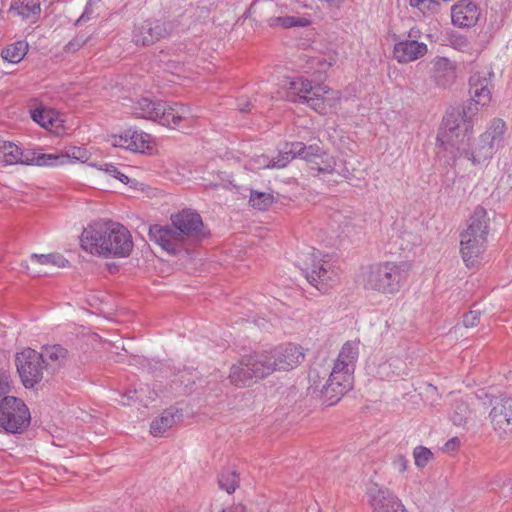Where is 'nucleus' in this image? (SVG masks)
I'll use <instances>...</instances> for the list:
<instances>
[{"instance_id": "obj_33", "label": "nucleus", "mask_w": 512, "mask_h": 512, "mask_svg": "<svg viewBox=\"0 0 512 512\" xmlns=\"http://www.w3.org/2000/svg\"><path fill=\"white\" fill-rule=\"evenodd\" d=\"M28 51V44L25 41H17L13 44L6 46L2 50V58L9 63L20 62Z\"/></svg>"}, {"instance_id": "obj_52", "label": "nucleus", "mask_w": 512, "mask_h": 512, "mask_svg": "<svg viewBox=\"0 0 512 512\" xmlns=\"http://www.w3.org/2000/svg\"><path fill=\"white\" fill-rule=\"evenodd\" d=\"M453 44L459 50H465L469 46V43L465 37L456 38Z\"/></svg>"}, {"instance_id": "obj_27", "label": "nucleus", "mask_w": 512, "mask_h": 512, "mask_svg": "<svg viewBox=\"0 0 512 512\" xmlns=\"http://www.w3.org/2000/svg\"><path fill=\"white\" fill-rule=\"evenodd\" d=\"M324 93H327V90H325L324 87H314L310 94L299 95L298 102L307 104L310 108H312L319 114H325L327 112V105L323 97Z\"/></svg>"}, {"instance_id": "obj_37", "label": "nucleus", "mask_w": 512, "mask_h": 512, "mask_svg": "<svg viewBox=\"0 0 512 512\" xmlns=\"http://www.w3.org/2000/svg\"><path fill=\"white\" fill-rule=\"evenodd\" d=\"M409 4L425 17L434 16L441 10V2L438 0H409Z\"/></svg>"}, {"instance_id": "obj_7", "label": "nucleus", "mask_w": 512, "mask_h": 512, "mask_svg": "<svg viewBox=\"0 0 512 512\" xmlns=\"http://www.w3.org/2000/svg\"><path fill=\"white\" fill-rule=\"evenodd\" d=\"M321 256V252L313 248L304 261L302 271L311 285L321 293H326L338 281V274Z\"/></svg>"}, {"instance_id": "obj_32", "label": "nucleus", "mask_w": 512, "mask_h": 512, "mask_svg": "<svg viewBox=\"0 0 512 512\" xmlns=\"http://www.w3.org/2000/svg\"><path fill=\"white\" fill-rule=\"evenodd\" d=\"M21 160V149L13 142L0 139V162L5 165L18 164Z\"/></svg>"}, {"instance_id": "obj_36", "label": "nucleus", "mask_w": 512, "mask_h": 512, "mask_svg": "<svg viewBox=\"0 0 512 512\" xmlns=\"http://www.w3.org/2000/svg\"><path fill=\"white\" fill-rule=\"evenodd\" d=\"M323 401L327 406L336 404L347 391H339L334 382L327 380L320 389Z\"/></svg>"}, {"instance_id": "obj_13", "label": "nucleus", "mask_w": 512, "mask_h": 512, "mask_svg": "<svg viewBox=\"0 0 512 512\" xmlns=\"http://www.w3.org/2000/svg\"><path fill=\"white\" fill-rule=\"evenodd\" d=\"M489 416L493 429L500 437L512 434V398H501L495 403Z\"/></svg>"}, {"instance_id": "obj_16", "label": "nucleus", "mask_w": 512, "mask_h": 512, "mask_svg": "<svg viewBox=\"0 0 512 512\" xmlns=\"http://www.w3.org/2000/svg\"><path fill=\"white\" fill-rule=\"evenodd\" d=\"M427 50L425 43L406 39L395 43L393 56L399 63H409L423 57Z\"/></svg>"}, {"instance_id": "obj_64", "label": "nucleus", "mask_w": 512, "mask_h": 512, "mask_svg": "<svg viewBox=\"0 0 512 512\" xmlns=\"http://www.w3.org/2000/svg\"><path fill=\"white\" fill-rule=\"evenodd\" d=\"M128 399H133V396L127 394Z\"/></svg>"}, {"instance_id": "obj_17", "label": "nucleus", "mask_w": 512, "mask_h": 512, "mask_svg": "<svg viewBox=\"0 0 512 512\" xmlns=\"http://www.w3.org/2000/svg\"><path fill=\"white\" fill-rule=\"evenodd\" d=\"M432 79L437 86L447 88L456 79V66L446 57H436L432 61Z\"/></svg>"}, {"instance_id": "obj_26", "label": "nucleus", "mask_w": 512, "mask_h": 512, "mask_svg": "<svg viewBox=\"0 0 512 512\" xmlns=\"http://www.w3.org/2000/svg\"><path fill=\"white\" fill-rule=\"evenodd\" d=\"M88 160V152L85 148L70 147L64 153H52L53 167L61 166L74 161L85 162Z\"/></svg>"}, {"instance_id": "obj_42", "label": "nucleus", "mask_w": 512, "mask_h": 512, "mask_svg": "<svg viewBox=\"0 0 512 512\" xmlns=\"http://www.w3.org/2000/svg\"><path fill=\"white\" fill-rule=\"evenodd\" d=\"M413 457L415 465L422 469L433 459L434 455L430 449L424 446H417L414 448Z\"/></svg>"}, {"instance_id": "obj_6", "label": "nucleus", "mask_w": 512, "mask_h": 512, "mask_svg": "<svg viewBox=\"0 0 512 512\" xmlns=\"http://www.w3.org/2000/svg\"><path fill=\"white\" fill-rule=\"evenodd\" d=\"M31 415L20 398L5 396L0 400V427L11 434L23 433L30 425Z\"/></svg>"}, {"instance_id": "obj_8", "label": "nucleus", "mask_w": 512, "mask_h": 512, "mask_svg": "<svg viewBox=\"0 0 512 512\" xmlns=\"http://www.w3.org/2000/svg\"><path fill=\"white\" fill-rule=\"evenodd\" d=\"M15 364L25 388H34L44 378V358L32 348H25L15 355Z\"/></svg>"}, {"instance_id": "obj_30", "label": "nucleus", "mask_w": 512, "mask_h": 512, "mask_svg": "<svg viewBox=\"0 0 512 512\" xmlns=\"http://www.w3.org/2000/svg\"><path fill=\"white\" fill-rule=\"evenodd\" d=\"M124 141L127 142L126 149L133 152H143L146 148H149L150 135L137 130L128 129Z\"/></svg>"}, {"instance_id": "obj_50", "label": "nucleus", "mask_w": 512, "mask_h": 512, "mask_svg": "<svg viewBox=\"0 0 512 512\" xmlns=\"http://www.w3.org/2000/svg\"><path fill=\"white\" fill-rule=\"evenodd\" d=\"M100 0H88L87 5L85 7L84 12L82 15L76 20L75 25H79L82 22L88 21L91 18V15L93 13L92 6L95 3H98Z\"/></svg>"}, {"instance_id": "obj_51", "label": "nucleus", "mask_w": 512, "mask_h": 512, "mask_svg": "<svg viewBox=\"0 0 512 512\" xmlns=\"http://www.w3.org/2000/svg\"><path fill=\"white\" fill-rule=\"evenodd\" d=\"M392 464L395 470H397L400 473H403L407 469L408 460L405 458L404 455L398 454L394 457Z\"/></svg>"}, {"instance_id": "obj_58", "label": "nucleus", "mask_w": 512, "mask_h": 512, "mask_svg": "<svg viewBox=\"0 0 512 512\" xmlns=\"http://www.w3.org/2000/svg\"><path fill=\"white\" fill-rule=\"evenodd\" d=\"M318 376H319V373L315 369H312L309 372V380L313 381L314 384H316L315 378L318 377Z\"/></svg>"}, {"instance_id": "obj_59", "label": "nucleus", "mask_w": 512, "mask_h": 512, "mask_svg": "<svg viewBox=\"0 0 512 512\" xmlns=\"http://www.w3.org/2000/svg\"><path fill=\"white\" fill-rule=\"evenodd\" d=\"M480 146H490V141L488 140H484L483 139V134L480 136V139H479V142L477 144V146L475 148H479Z\"/></svg>"}, {"instance_id": "obj_18", "label": "nucleus", "mask_w": 512, "mask_h": 512, "mask_svg": "<svg viewBox=\"0 0 512 512\" xmlns=\"http://www.w3.org/2000/svg\"><path fill=\"white\" fill-rule=\"evenodd\" d=\"M485 243L469 233H461L460 252L467 267H472L479 261Z\"/></svg>"}, {"instance_id": "obj_38", "label": "nucleus", "mask_w": 512, "mask_h": 512, "mask_svg": "<svg viewBox=\"0 0 512 512\" xmlns=\"http://www.w3.org/2000/svg\"><path fill=\"white\" fill-rule=\"evenodd\" d=\"M289 87L291 90L290 100L293 102H298L299 95H307L312 92L314 88L311 82L307 79L296 78L289 81Z\"/></svg>"}, {"instance_id": "obj_40", "label": "nucleus", "mask_w": 512, "mask_h": 512, "mask_svg": "<svg viewBox=\"0 0 512 512\" xmlns=\"http://www.w3.org/2000/svg\"><path fill=\"white\" fill-rule=\"evenodd\" d=\"M31 260L36 261L41 265H53L58 268H64L69 264V261L64 258V256L60 253H51V254H32Z\"/></svg>"}, {"instance_id": "obj_23", "label": "nucleus", "mask_w": 512, "mask_h": 512, "mask_svg": "<svg viewBox=\"0 0 512 512\" xmlns=\"http://www.w3.org/2000/svg\"><path fill=\"white\" fill-rule=\"evenodd\" d=\"M182 414L178 409L169 408L165 410L160 417L155 418L150 425V432L154 436H163L165 432L176 424Z\"/></svg>"}, {"instance_id": "obj_28", "label": "nucleus", "mask_w": 512, "mask_h": 512, "mask_svg": "<svg viewBox=\"0 0 512 512\" xmlns=\"http://www.w3.org/2000/svg\"><path fill=\"white\" fill-rule=\"evenodd\" d=\"M18 164L53 167L52 153H41L40 149L21 150V160Z\"/></svg>"}, {"instance_id": "obj_56", "label": "nucleus", "mask_w": 512, "mask_h": 512, "mask_svg": "<svg viewBox=\"0 0 512 512\" xmlns=\"http://www.w3.org/2000/svg\"><path fill=\"white\" fill-rule=\"evenodd\" d=\"M459 444V440L457 437L450 439L446 444V450H453Z\"/></svg>"}, {"instance_id": "obj_14", "label": "nucleus", "mask_w": 512, "mask_h": 512, "mask_svg": "<svg viewBox=\"0 0 512 512\" xmlns=\"http://www.w3.org/2000/svg\"><path fill=\"white\" fill-rule=\"evenodd\" d=\"M373 512H406L400 500L389 490L373 484L368 491Z\"/></svg>"}, {"instance_id": "obj_61", "label": "nucleus", "mask_w": 512, "mask_h": 512, "mask_svg": "<svg viewBox=\"0 0 512 512\" xmlns=\"http://www.w3.org/2000/svg\"><path fill=\"white\" fill-rule=\"evenodd\" d=\"M262 158H263V160H260V161H259V163H260L261 165H263V166H264L265 164H268V163H269V161H270V160H268V159H266V158H264V157H262Z\"/></svg>"}, {"instance_id": "obj_45", "label": "nucleus", "mask_w": 512, "mask_h": 512, "mask_svg": "<svg viewBox=\"0 0 512 512\" xmlns=\"http://www.w3.org/2000/svg\"><path fill=\"white\" fill-rule=\"evenodd\" d=\"M286 150L287 149H286V143H285L284 146L282 147V149L280 150L278 157L269 161V163L265 164L264 167H267V168H284V167H286V165L292 159L296 158V155L286 154L285 153Z\"/></svg>"}, {"instance_id": "obj_9", "label": "nucleus", "mask_w": 512, "mask_h": 512, "mask_svg": "<svg viewBox=\"0 0 512 512\" xmlns=\"http://www.w3.org/2000/svg\"><path fill=\"white\" fill-rule=\"evenodd\" d=\"M471 135L472 130L466 131L463 127L450 129L443 124L437 141L452 157L465 156L473 159L472 153L476 151V148L472 147Z\"/></svg>"}, {"instance_id": "obj_43", "label": "nucleus", "mask_w": 512, "mask_h": 512, "mask_svg": "<svg viewBox=\"0 0 512 512\" xmlns=\"http://www.w3.org/2000/svg\"><path fill=\"white\" fill-rule=\"evenodd\" d=\"M336 161L326 152L324 158H319L310 168L319 173H333L335 171Z\"/></svg>"}, {"instance_id": "obj_54", "label": "nucleus", "mask_w": 512, "mask_h": 512, "mask_svg": "<svg viewBox=\"0 0 512 512\" xmlns=\"http://www.w3.org/2000/svg\"><path fill=\"white\" fill-rule=\"evenodd\" d=\"M124 138H126V132L123 135H120L119 137H115L113 146L126 148L127 142L124 141Z\"/></svg>"}, {"instance_id": "obj_49", "label": "nucleus", "mask_w": 512, "mask_h": 512, "mask_svg": "<svg viewBox=\"0 0 512 512\" xmlns=\"http://www.w3.org/2000/svg\"><path fill=\"white\" fill-rule=\"evenodd\" d=\"M480 311L471 310L464 314L463 316V325L467 328L474 327L479 323L480 320Z\"/></svg>"}, {"instance_id": "obj_1", "label": "nucleus", "mask_w": 512, "mask_h": 512, "mask_svg": "<svg viewBox=\"0 0 512 512\" xmlns=\"http://www.w3.org/2000/svg\"><path fill=\"white\" fill-rule=\"evenodd\" d=\"M81 247L103 257H128L133 250L132 236L127 228L113 221H95L84 228Z\"/></svg>"}, {"instance_id": "obj_15", "label": "nucleus", "mask_w": 512, "mask_h": 512, "mask_svg": "<svg viewBox=\"0 0 512 512\" xmlns=\"http://www.w3.org/2000/svg\"><path fill=\"white\" fill-rule=\"evenodd\" d=\"M506 125L505 122L501 119H494L488 128V130L483 133V139L486 141H490V146H480L476 148V151L473 152V161L480 162L481 159H487L492 157L494 148L498 145L505 132Z\"/></svg>"}, {"instance_id": "obj_11", "label": "nucleus", "mask_w": 512, "mask_h": 512, "mask_svg": "<svg viewBox=\"0 0 512 512\" xmlns=\"http://www.w3.org/2000/svg\"><path fill=\"white\" fill-rule=\"evenodd\" d=\"M258 357L259 353H255L243 358L239 364L232 365L229 374L230 382L237 387H245L249 386L253 379L265 378L266 376L258 375V370H256V368H260L256 364V360H259Z\"/></svg>"}, {"instance_id": "obj_3", "label": "nucleus", "mask_w": 512, "mask_h": 512, "mask_svg": "<svg viewBox=\"0 0 512 512\" xmlns=\"http://www.w3.org/2000/svg\"><path fill=\"white\" fill-rule=\"evenodd\" d=\"M470 94L473 98L462 107H452L443 117V124L450 129L465 128L472 130V120L478 114L479 105H486L490 101L488 80L485 76L474 74L469 79Z\"/></svg>"}, {"instance_id": "obj_29", "label": "nucleus", "mask_w": 512, "mask_h": 512, "mask_svg": "<svg viewBox=\"0 0 512 512\" xmlns=\"http://www.w3.org/2000/svg\"><path fill=\"white\" fill-rule=\"evenodd\" d=\"M162 101H153L149 98L139 99L133 106L134 113L141 118L153 120L157 119L158 112L161 110Z\"/></svg>"}, {"instance_id": "obj_48", "label": "nucleus", "mask_w": 512, "mask_h": 512, "mask_svg": "<svg viewBox=\"0 0 512 512\" xmlns=\"http://www.w3.org/2000/svg\"><path fill=\"white\" fill-rule=\"evenodd\" d=\"M11 391L10 374L4 370H0V397L8 396Z\"/></svg>"}, {"instance_id": "obj_19", "label": "nucleus", "mask_w": 512, "mask_h": 512, "mask_svg": "<svg viewBox=\"0 0 512 512\" xmlns=\"http://www.w3.org/2000/svg\"><path fill=\"white\" fill-rule=\"evenodd\" d=\"M286 154L296 155V157L314 164L319 158L326 156V151L318 144L305 145L302 142L286 143Z\"/></svg>"}, {"instance_id": "obj_31", "label": "nucleus", "mask_w": 512, "mask_h": 512, "mask_svg": "<svg viewBox=\"0 0 512 512\" xmlns=\"http://www.w3.org/2000/svg\"><path fill=\"white\" fill-rule=\"evenodd\" d=\"M359 356V341H348L340 350L336 363H343V367L354 368Z\"/></svg>"}, {"instance_id": "obj_46", "label": "nucleus", "mask_w": 512, "mask_h": 512, "mask_svg": "<svg viewBox=\"0 0 512 512\" xmlns=\"http://www.w3.org/2000/svg\"><path fill=\"white\" fill-rule=\"evenodd\" d=\"M89 36L84 34L76 35L72 40H70L64 47L65 52H76L78 51L87 41L89 40Z\"/></svg>"}, {"instance_id": "obj_10", "label": "nucleus", "mask_w": 512, "mask_h": 512, "mask_svg": "<svg viewBox=\"0 0 512 512\" xmlns=\"http://www.w3.org/2000/svg\"><path fill=\"white\" fill-rule=\"evenodd\" d=\"M174 30L171 21L165 19H149L136 24L132 34V41L136 45L149 46L160 39L168 37Z\"/></svg>"}, {"instance_id": "obj_55", "label": "nucleus", "mask_w": 512, "mask_h": 512, "mask_svg": "<svg viewBox=\"0 0 512 512\" xmlns=\"http://www.w3.org/2000/svg\"><path fill=\"white\" fill-rule=\"evenodd\" d=\"M222 512H246V509L242 504H236L224 509Z\"/></svg>"}, {"instance_id": "obj_24", "label": "nucleus", "mask_w": 512, "mask_h": 512, "mask_svg": "<svg viewBox=\"0 0 512 512\" xmlns=\"http://www.w3.org/2000/svg\"><path fill=\"white\" fill-rule=\"evenodd\" d=\"M30 114L31 118L45 129L58 128L63 122L57 111L43 106L31 109Z\"/></svg>"}, {"instance_id": "obj_5", "label": "nucleus", "mask_w": 512, "mask_h": 512, "mask_svg": "<svg viewBox=\"0 0 512 512\" xmlns=\"http://www.w3.org/2000/svg\"><path fill=\"white\" fill-rule=\"evenodd\" d=\"M259 360L256 364L261 367L256 368L258 375L269 376L275 371H289L300 365L305 354L300 345L287 343L279 345L269 351L259 352Z\"/></svg>"}, {"instance_id": "obj_12", "label": "nucleus", "mask_w": 512, "mask_h": 512, "mask_svg": "<svg viewBox=\"0 0 512 512\" xmlns=\"http://www.w3.org/2000/svg\"><path fill=\"white\" fill-rule=\"evenodd\" d=\"M480 15L481 9L477 0H459L451 7L452 23L460 28L474 27Z\"/></svg>"}, {"instance_id": "obj_44", "label": "nucleus", "mask_w": 512, "mask_h": 512, "mask_svg": "<svg viewBox=\"0 0 512 512\" xmlns=\"http://www.w3.org/2000/svg\"><path fill=\"white\" fill-rule=\"evenodd\" d=\"M41 11L39 0H23L19 7V14L25 18L32 15H39Z\"/></svg>"}, {"instance_id": "obj_47", "label": "nucleus", "mask_w": 512, "mask_h": 512, "mask_svg": "<svg viewBox=\"0 0 512 512\" xmlns=\"http://www.w3.org/2000/svg\"><path fill=\"white\" fill-rule=\"evenodd\" d=\"M99 169L104 171L108 175L113 176L114 178L118 179L124 184H127L129 182V177L124 173L120 172L118 168L113 164L101 165Z\"/></svg>"}, {"instance_id": "obj_25", "label": "nucleus", "mask_w": 512, "mask_h": 512, "mask_svg": "<svg viewBox=\"0 0 512 512\" xmlns=\"http://www.w3.org/2000/svg\"><path fill=\"white\" fill-rule=\"evenodd\" d=\"M343 363H336L329 374L328 380L334 382L339 391H349L353 384L354 368L341 367Z\"/></svg>"}, {"instance_id": "obj_2", "label": "nucleus", "mask_w": 512, "mask_h": 512, "mask_svg": "<svg viewBox=\"0 0 512 512\" xmlns=\"http://www.w3.org/2000/svg\"><path fill=\"white\" fill-rule=\"evenodd\" d=\"M172 227L151 226L149 236L151 240L159 244L168 253L177 255L183 250L187 251V245L200 241L208 236L201 216L189 209L171 216Z\"/></svg>"}, {"instance_id": "obj_57", "label": "nucleus", "mask_w": 512, "mask_h": 512, "mask_svg": "<svg viewBox=\"0 0 512 512\" xmlns=\"http://www.w3.org/2000/svg\"><path fill=\"white\" fill-rule=\"evenodd\" d=\"M250 102L249 101H243L238 103V108L241 112H248L250 109Z\"/></svg>"}, {"instance_id": "obj_41", "label": "nucleus", "mask_w": 512, "mask_h": 512, "mask_svg": "<svg viewBox=\"0 0 512 512\" xmlns=\"http://www.w3.org/2000/svg\"><path fill=\"white\" fill-rule=\"evenodd\" d=\"M274 202V196L266 192L251 190L249 203L255 209L267 210Z\"/></svg>"}, {"instance_id": "obj_20", "label": "nucleus", "mask_w": 512, "mask_h": 512, "mask_svg": "<svg viewBox=\"0 0 512 512\" xmlns=\"http://www.w3.org/2000/svg\"><path fill=\"white\" fill-rule=\"evenodd\" d=\"M161 110L157 111V119L155 122L163 126L175 127L185 119L188 110L181 104L169 105L166 102L160 103Z\"/></svg>"}, {"instance_id": "obj_35", "label": "nucleus", "mask_w": 512, "mask_h": 512, "mask_svg": "<svg viewBox=\"0 0 512 512\" xmlns=\"http://www.w3.org/2000/svg\"><path fill=\"white\" fill-rule=\"evenodd\" d=\"M470 416V409L463 400H455L452 404L450 419L456 426L464 425Z\"/></svg>"}, {"instance_id": "obj_62", "label": "nucleus", "mask_w": 512, "mask_h": 512, "mask_svg": "<svg viewBox=\"0 0 512 512\" xmlns=\"http://www.w3.org/2000/svg\"><path fill=\"white\" fill-rule=\"evenodd\" d=\"M427 388H428V389H431V390H433V391H436V387H435V386H433L432 384H428V385H427Z\"/></svg>"}, {"instance_id": "obj_60", "label": "nucleus", "mask_w": 512, "mask_h": 512, "mask_svg": "<svg viewBox=\"0 0 512 512\" xmlns=\"http://www.w3.org/2000/svg\"><path fill=\"white\" fill-rule=\"evenodd\" d=\"M400 238H401L402 240H406V239H407V240H409V239H411V238H413L415 241H417V240H418V237H417V236H413L411 233H406V232H405V233H402V235L400 236Z\"/></svg>"}, {"instance_id": "obj_22", "label": "nucleus", "mask_w": 512, "mask_h": 512, "mask_svg": "<svg viewBox=\"0 0 512 512\" xmlns=\"http://www.w3.org/2000/svg\"><path fill=\"white\" fill-rule=\"evenodd\" d=\"M44 358L45 370L51 374L60 368L68 357L67 349L60 345L45 347L41 353Z\"/></svg>"}, {"instance_id": "obj_21", "label": "nucleus", "mask_w": 512, "mask_h": 512, "mask_svg": "<svg viewBox=\"0 0 512 512\" xmlns=\"http://www.w3.org/2000/svg\"><path fill=\"white\" fill-rule=\"evenodd\" d=\"M462 233H469L471 236L478 237V239L485 242L487 241V212L484 208L476 207L468 220L467 229Z\"/></svg>"}, {"instance_id": "obj_63", "label": "nucleus", "mask_w": 512, "mask_h": 512, "mask_svg": "<svg viewBox=\"0 0 512 512\" xmlns=\"http://www.w3.org/2000/svg\"><path fill=\"white\" fill-rule=\"evenodd\" d=\"M401 249H402V250H405V249H409V247H408V246H405V247H404V246H403V244H401Z\"/></svg>"}, {"instance_id": "obj_34", "label": "nucleus", "mask_w": 512, "mask_h": 512, "mask_svg": "<svg viewBox=\"0 0 512 512\" xmlns=\"http://www.w3.org/2000/svg\"><path fill=\"white\" fill-rule=\"evenodd\" d=\"M310 24V21L306 18L294 17V16H278L271 17L268 19V25L270 27H306Z\"/></svg>"}, {"instance_id": "obj_53", "label": "nucleus", "mask_w": 512, "mask_h": 512, "mask_svg": "<svg viewBox=\"0 0 512 512\" xmlns=\"http://www.w3.org/2000/svg\"><path fill=\"white\" fill-rule=\"evenodd\" d=\"M314 61L319 66V70H323V71L326 70L327 68L331 67V65H332L330 62H327L323 58H316V59H314Z\"/></svg>"}, {"instance_id": "obj_39", "label": "nucleus", "mask_w": 512, "mask_h": 512, "mask_svg": "<svg viewBox=\"0 0 512 512\" xmlns=\"http://www.w3.org/2000/svg\"><path fill=\"white\" fill-rule=\"evenodd\" d=\"M218 484L222 490H225L228 494H232L239 486V475L235 470H223L218 477Z\"/></svg>"}, {"instance_id": "obj_4", "label": "nucleus", "mask_w": 512, "mask_h": 512, "mask_svg": "<svg viewBox=\"0 0 512 512\" xmlns=\"http://www.w3.org/2000/svg\"><path fill=\"white\" fill-rule=\"evenodd\" d=\"M409 270L407 262L387 261L369 265L363 272L364 288L382 294H395L400 290Z\"/></svg>"}]
</instances>
